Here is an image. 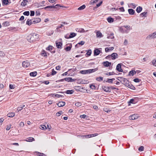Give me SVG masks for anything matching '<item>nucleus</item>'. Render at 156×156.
Masks as SVG:
<instances>
[{
  "instance_id": "f257e3e1",
  "label": "nucleus",
  "mask_w": 156,
  "mask_h": 156,
  "mask_svg": "<svg viewBox=\"0 0 156 156\" xmlns=\"http://www.w3.org/2000/svg\"><path fill=\"white\" fill-rule=\"evenodd\" d=\"M39 38V35L34 33L30 34L27 37V40L30 43L34 42Z\"/></svg>"
},
{
  "instance_id": "f03ea898",
  "label": "nucleus",
  "mask_w": 156,
  "mask_h": 156,
  "mask_svg": "<svg viewBox=\"0 0 156 156\" xmlns=\"http://www.w3.org/2000/svg\"><path fill=\"white\" fill-rule=\"evenodd\" d=\"M117 79L126 86L129 87L130 85L129 84V81L126 78L122 77H118Z\"/></svg>"
},
{
  "instance_id": "7ed1b4c3",
  "label": "nucleus",
  "mask_w": 156,
  "mask_h": 156,
  "mask_svg": "<svg viewBox=\"0 0 156 156\" xmlns=\"http://www.w3.org/2000/svg\"><path fill=\"white\" fill-rule=\"evenodd\" d=\"M98 69V68H96L94 69H89L86 70H80V73L83 74H90L95 72Z\"/></svg>"
},
{
  "instance_id": "20e7f679",
  "label": "nucleus",
  "mask_w": 156,
  "mask_h": 156,
  "mask_svg": "<svg viewBox=\"0 0 156 156\" xmlns=\"http://www.w3.org/2000/svg\"><path fill=\"white\" fill-rule=\"evenodd\" d=\"M156 38V32L149 35L147 37V38L148 39Z\"/></svg>"
},
{
  "instance_id": "39448f33",
  "label": "nucleus",
  "mask_w": 156,
  "mask_h": 156,
  "mask_svg": "<svg viewBox=\"0 0 156 156\" xmlns=\"http://www.w3.org/2000/svg\"><path fill=\"white\" fill-rule=\"evenodd\" d=\"M30 63L27 60L23 62L22 63V66L24 68H27L30 66Z\"/></svg>"
},
{
  "instance_id": "423d86ee",
  "label": "nucleus",
  "mask_w": 156,
  "mask_h": 156,
  "mask_svg": "<svg viewBox=\"0 0 156 156\" xmlns=\"http://www.w3.org/2000/svg\"><path fill=\"white\" fill-rule=\"evenodd\" d=\"M20 2L21 5L22 7H24L27 5L28 1L27 0H20Z\"/></svg>"
},
{
  "instance_id": "0eeeda50",
  "label": "nucleus",
  "mask_w": 156,
  "mask_h": 156,
  "mask_svg": "<svg viewBox=\"0 0 156 156\" xmlns=\"http://www.w3.org/2000/svg\"><path fill=\"white\" fill-rule=\"evenodd\" d=\"M32 20L33 21L32 23L33 24L38 23L41 21V19L40 18H34Z\"/></svg>"
},
{
  "instance_id": "6e6552de",
  "label": "nucleus",
  "mask_w": 156,
  "mask_h": 156,
  "mask_svg": "<svg viewBox=\"0 0 156 156\" xmlns=\"http://www.w3.org/2000/svg\"><path fill=\"white\" fill-rule=\"evenodd\" d=\"M59 6L61 7L59 5V4H57L55 5H49L47 6L44 7L45 9H51V8H56V6Z\"/></svg>"
},
{
  "instance_id": "1a4fd4ad",
  "label": "nucleus",
  "mask_w": 156,
  "mask_h": 156,
  "mask_svg": "<svg viewBox=\"0 0 156 156\" xmlns=\"http://www.w3.org/2000/svg\"><path fill=\"white\" fill-rule=\"evenodd\" d=\"M138 117L137 115L134 114L130 116L129 117V119L130 120H135L137 119Z\"/></svg>"
},
{
  "instance_id": "9d476101",
  "label": "nucleus",
  "mask_w": 156,
  "mask_h": 156,
  "mask_svg": "<svg viewBox=\"0 0 156 156\" xmlns=\"http://www.w3.org/2000/svg\"><path fill=\"white\" fill-rule=\"evenodd\" d=\"M116 69L119 72H122L123 70L121 69V64H118L117 66Z\"/></svg>"
},
{
  "instance_id": "9b49d317",
  "label": "nucleus",
  "mask_w": 156,
  "mask_h": 156,
  "mask_svg": "<svg viewBox=\"0 0 156 156\" xmlns=\"http://www.w3.org/2000/svg\"><path fill=\"white\" fill-rule=\"evenodd\" d=\"M56 45V47L58 48H62V43L56 41L55 43Z\"/></svg>"
},
{
  "instance_id": "f8f14e48",
  "label": "nucleus",
  "mask_w": 156,
  "mask_h": 156,
  "mask_svg": "<svg viewBox=\"0 0 156 156\" xmlns=\"http://www.w3.org/2000/svg\"><path fill=\"white\" fill-rule=\"evenodd\" d=\"M78 82L81 84H86L88 83L87 80L80 79L78 80Z\"/></svg>"
},
{
  "instance_id": "ddd939ff",
  "label": "nucleus",
  "mask_w": 156,
  "mask_h": 156,
  "mask_svg": "<svg viewBox=\"0 0 156 156\" xmlns=\"http://www.w3.org/2000/svg\"><path fill=\"white\" fill-rule=\"evenodd\" d=\"M103 64L105 67H108L110 66L111 65V63L108 61H106L103 62Z\"/></svg>"
},
{
  "instance_id": "4468645a",
  "label": "nucleus",
  "mask_w": 156,
  "mask_h": 156,
  "mask_svg": "<svg viewBox=\"0 0 156 156\" xmlns=\"http://www.w3.org/2000/svg\"><path fill=\"white\" fill-rule=\"evenodd\" d=\"M111 56L112 59H115L118 58V55L116 53H112L111 54Z\"/></svg>"
},
{
  "instance_id": "2eb2a0df",
  "label": "nucleus",
  "mask_w": 156,
  "mask_h": 156,
  "mask_svg": "<svg viewBox=\"0 0 156 156\" xmlns=\"http://www.w3.org/2000/svg\"><path fill=\"white\" fill-rule=\"evenodd\" d=\"M65 104V102L64 101H60L57 104L58 107H61L64 106Z\"/></svg>"
},
{
  "instance_id": "dca6fc26",
  "label": "nucleus",
  "mask_w": 156,
  "mask_h": 156,
  "mask_svg": "<svg viewBox=\"0 0 156 156\" xmlns=\"http://www.w3.org/2000/svg\"><path fill=\"white\" fill-rule=\"evenodd\" d=\"M100 52V51L98 49H96L94 50V55H99Z\"/></svg>"
},
{
  "instance_id": "f3484780",
  "label": "nucleus",
  "mask_w": 156,
  "mask_h": 156,
  "mask_svg": "<svg viewBox=\"0 0 156 156\" xmlns=\"http://www.w3.org/2000/svg\"><path fill=\"white\" fill-rule=\"evenodd\" d=\"M114 48L113 47L108 48H105V51L106 52H108L110 51L113 50Z\"/></svg>"
},
{
  "instance_id": "a211bd4d",
  "label": "nucleus",
  "mask_w": 156,
  "mask_h": 156,
  "mask_svg": "<svg viewBox=\"0 0 156 156\" xmlns=\"http://www.w3.org/2000/svg\"><path fill=\"white\" fill-rule=\"evenodd\" d=\"M107 20L109 23H112L114 22V19L112 17H109L107 18Z\"/></svg>"
},
{
  "instance_id": "6ab92c4d",
  "label": "nucleus",
  "mask_w": 156,
  "mask_h": 156,
  "mask_svg": "<svg viewBox=\"0 0 156 156\" xmlns=\"http://www.w3.org/2000/svg\"><path fill=\"white\" fill-rule=\"evenodd\" d=\"M32 22L33 21L32 20H29L28 19L27 21L26 24L29 26H30L32 24H33V23H32Z\"/></svg>"
},
{
  "instance_id": "aec40b11",
  "label": "nucleus",
  "mask_w": 156,
  "mask_h": 156,
  "mask_svg": "<svg viewBox=\"0 0 156 156\" xmlns=\"http://www.w3.org/2000/svg\"><path fill=\"white\" fill-rule=\"evenodd\" d=\"M51 96L52 97L55 98V97H57V98H59L60 97H62V95L58 94H51Z\"/></svg>"
},
{
  "instance_id": "412c9836",
  "label": "nucleus",
  "mask_w": 156,
  "mask_h": 156,
  "mask_svg": "<svg viewBox=\"0 0 156 156\" xmlns=\"http://www.w3.org/2000/svg\"><path fill=\"white\" fill-rule=\"evenodd\" d=\"M96 36L97 37H102V35L101 33L99 31L97 32Z\"/></svg>"
},
{
  "instance_id": "4be33fe9",
  "label": "nucleus",
  "mask_w": 156,
  "mask_h": 156,
  "mask_svg": "<svg viewBox=\"0 0 156 156\" xmlns=\"http://www.w3.org/2000/svg\"><path fill=\"white\" fill-rule=\"evenodd\" d=\"M34 138L33 137H29L27 138L25 141L27 142H32L34 141Z\"/></svg>"
},
{
  "instance_id": "5701e85b",
  "label": "nucleus",
  "mask_w": 156,
  "mask_h": 156,
  "mask_svg": "<svg viewBox=\"0 0 156 156\" xmlns=\"http://www.w3.org/2000/svg\"><path fill=\"white\" fill-rule=\"evenodd\" d=\"M128 11L129 13L131 15H133L135 13V11L132 9H129Z\"/></svg>"
},
{
  "instance_id": "b1692460",
  "label": "nucleus",
  "mask_w": 156,
  "mask_h": 156,
  "mask_svg": "<svg viewBox=\"0 0 156 156\" xmlns=\"http://www.w3.org/2000/svg\"><path fill=\"white\" fill-rule=\"evenodd\" d=\"M7 116L9 117H12L15 115V114L14 112H11L8 114Z\"/></svg>"
},
{
  "instance_id": "393cba45",
  "label": "nucleus",
  "mask_w": 156,
  "mask_h": 156,
  "mask_svg": "<svg viewBox=\"0 0 156 156\" xmlns=\"http://www.w3.org/2000/svg\"><path fill=\"white\" fill-rule=\"evenodd\" d=\"M115 80V78H112V79H107V80L106 81V82L110 83H112V81L113 80Z\"/></svg>"
},
{
  "instance_id": "a878e982",
  "label": "nucleus",
  "mask_w": 156,
  "mask_h": 156,
  "mask_svg": "<svg viewBox=\"0 0 156 156\" xmlns=\"http://www.w3.org/2000/svg\"><path fill=\"white\" fill-rule=\"evenodd\" d=\"M136 72L134 70H132L130 71L129 73V76H133L134 74H136Z\"/></svg>"
},
{
  "instance_id": "bb28decb",
  "label": "nucleus",
  "mask_w": 156,
  "mask_h": 156,
  "mask_svg": "<svg viewBox=\"0 0 156 156\" xmlns=\"http://www.w3.org/2000/svg\"><path fill=\"white\" fill-rule=\"evenodd\" d=\"M74 92L73 90H68L66 91V93L67 94H72Z\"/></svg>"
},
{
  "instance_id": "cd10ccee",
  "label": "nucleus",
  "mask_w": 156,
  "mask_h": 156,
  "mask_svg": "<svg viewBox=\"0 0 156 156\" xmlns=\"http://www.w3.org/2000/svg\"><path fill=\"white\" fill-rule=\"evenodd\" d=\"M37 72L35 71L30 73V75L32 76H35L37 75Z\"/></svg>"
},
{
  "instance_id": "c85d7f7f",
  "label": "nucleus",
  "mask_w": 156,
  "mask_h": 156,
  "mask_svg": "<svg viewBox=\"0 0 156 156\" xmlns=\"http://www.w3.org/2000/svg\"><path fill=\"white\" fill-rule=\"evenodd\" d=\"M25 107V105H22L20 106V107H18L17 108V110L18 112L21 111L23 109V108Z\"/></svg>"
},
{
  "instance_id": "c756f323",
  "label": "nucleus",
  "mask_w": 156,
  "mask_h": 156,
  "mask_svg": "<svg viewBox=\"0 0 156 156\" xmlns=\"http://www.w3.org/2000/svg\"><path fill=\"white\" fill-rule=\"evenodd\" d=\"M142 10V8L140 6L137 7L136 11L138 13H140Z\"/></svg>"
},
{
  "instance_id": "7c9ffc66",
  "label": "nucleus",
  "mask_w": 156,
  "mask_h": 156,
  "mask_svg": "<svg viewBox=\"0 0 156 156\" xmlns=\"http://www.w3.org/2000/svg\"><path fill=\"white\" fill-rule=\"evenodd\" d=\"M86 6L85 5H82V6H80L79 7L78 9L79 10H82L83 9L85 8Z\"/></svg>"
},
{
  "instance_id": "2f4dec72",
  "label": "nucleus",
  "mask_w": 156,
  "mask_h": 156,
  "mask_svg": "<svg viewBox=\"0 0 156 156\" xmlns=\"http://www.w3.org/2000/svg\"><path fill=\"white\" fill-rule=\"evenodd\" d=\"M84 43H85V42L84 41H81L80 42H79L78 44H76L75 45V47H78V46L79 45L81 44V45H83L84 44Z\"/></svg>"
},
{
  "instance_id": "473e14b6",
  "label": "nucleus",
  "mask_w": 156,
  "mask_h": 156,
  "mask_svg": "<svg viewBox=\"0 0 156 156\" xmlns=\"http://www.w3.org/2000/svg\"><path fill=\"white\" fill-rule=\"evenodd\" d=\"M107 37L109 39H112L114 38V35L113 34H109L108 35Z\"/></svg>"
},
{
  "instance_id": "72a5a7b5",
  "label": "nucleus",
  "mask_w": 156,
  "mask_h": 156,
  "mask_svg": "<svg viewBox=\"0 0 156 156\" xmlns=\"http://www.w3.org/2000/svg\"><path fill=\"white\" fill-rule=\"evenodd\" d=\"M65 80L68 82L72 81L73 79L72 78L68 77L64 78Z\"/></svg>"
},
{
  "instance_id": "f704fd0d",
  "label": "nucleus",
  "mask_w": 156,
  "mask_h": 156,
  "mask_svg": "<svg viewBox=\"0 0 156 156\" xmlns=\"http://www.w3.org/2000/svg\"><path fill=\"white\" fill-rule=\"evenodd\" d=\"M72 48V45H71L70 46H68L66 47L65 48V50L67 51H69L70 50L71 48Z\"/></svg>"
},
{
  "instance_id": "c9c22d12",
  "label": "nucleus",
  "mask_w": 156,
  "mask_h": 156,
  "mask_svg": "<svg viewBox=\"0 0 156 156\" xmlns=\"http://www.w3.org/2000/svg\"><path fill=\"white\" fill-rule=\"evenodd\" d=\"M41 55L42 56H47V53L45 52V51L44 50H43L42 51V52L41 53Z\"/></svg>"
},
{
  "instance_id": "e433bc0d",
  "label": "nucleus",
  "mask_w": 156,
  "mask_h": 156,
  "mask_svg": "<svg viewBox=\"0 0 156 156\" xmlns=\"http://www.w3.org/2000/svg\"><path fill=\"white\" fill-rule=\"evenodd\" d=\"M40 128L43 130H45L47 129L46 126L44 125L41 126Z\"/></svg>"
},
{
  "instance_id": "4c0bfd02",
  "label": "nucleus",
  "mask_w": 156,
  "mask_h": 156,
  "mask_svg": "<svg viewBox=\"0 0 156 156\" xmlns=\"http://www.w3.org/2000/svg\"><path fill=\"white\" fill-rule=\"evenodd\" d=\"M2 3L3 4L5 5H7L9 3L8 0H3Z\"/></svg>"
},
{
  "instance_id": "58836bf2",
  "label": "nucleus",
  "mask_w": 156,
  "mask_h": 156,
  "mask_svg": "<svg viewBox=\"0 0 156 156\" xmlns=\"http://www.w3.org/2000/svg\"><path fill=\"white\" fill-rule=\"evenodd\" d=\"M76 34L74 33H72L70 34V38L73 37L76 35Z\"/></svg>"
},
{
  "instance_id": "ea45409f",
  "label": "nucleus",
  "mask_w": 156,
  "mask_h": 156,
  "mask_svg": "<svg viewBox=\"0 0 156 156\" xmlns=\"http://www.w3.org/2000/svg\"><path fill=\"white\" fill-rule=\"evenodd\" d=\"M144 147L143 146H141L140 147L138 148V150L140 151H144Z\"/></svg>"
},
{
  "instance_id": "a19ab883",
  "label": "nucleus",
  "mask_w": 156,
  "mask_h": 156,
  "mask_svg": "<svg viewBox=\"0 0 156 156\" xmlns=\"http://www.w3.org/2000/svg\"><path fill=\"white\" fill-rule=\"evenodd\" d=\"M62 113V111H59L58 112H57L56 113V115L57 116H59Z\"/></svg>"
},
{
  "instance_id": "79ce46f5",
  "label": "nucleus",
  "mask_w": 156,
  "mask_h": 156,
  "mask_svg": "<svg viewBox=\"0 0 156 156\" xmlns=\"http://www.w3.org/2000/svg\"><path fill=\"white\" fill-rule=\"evenodd\" d=\"M104 90L106 92H109V88L108 87H105L104 88H103Z\"/></svg>"
},
{
  "instance_id": "37998d69",
  "label": "nucleus",
  "mask_w": 156,
  "mask_h": 156,
  "mask_svg": "<svg viewBox=\"0 0 156 156\" xmlns=\"http://www.w3.org/2000/svg\"><path fill=\"white\" fill-rule=\"evenodd\" d=\"M75 105L76 106L79 107L82 104L80 102H77L75 104Z\"/></svg>"
},
{
  "instance_id": "c03bdc74",
  "label": "nucleus",
  "mask_w": 156,
  "mask_h": 156,
  "mask_svg": "<svg viewBox=\"0 0 156 156\" xmlns=\"http://www.w3.org/2000/svg\"><path fill=\"white\" fill-rule=\"evenodd\" d=\"M96 80L98 81H101L103 80V77L101 76H100L96 78Z\"/></svg>"
},
{
  "instance_id": "a18cd8bd",
  "label": "nucleus",
  "mask_w": 156,
  "mask_h": 156,
  "mask_svg": "<svg viewBox=\"0 0 156 156\" xmlns=\"http://www.w3.org/2000/svg\"><path fill=\"white\" fill-rule=\"evenodd\" d=\"M53 47L51 46H49L48 47L46 48V49L47 50L50 51L52 49Z\"/></svg>"
},
{
  "instance_id": "49530a36",
  "label": "nucleus",
  "mask_w": 156,
  "mask_h": 156,
  "mask_svg": "<svg viewBox=\"0 0 156 156\" xmlns=\"http://www.w3.org/2000/svg\"><path fill=\"white\" fill-rule=\"evenodd\" d=\"M30 12H29L28 11H26L24 12L23 14L25 16H28L29 15Z\"/></svg>"
},
{
  "instance_id": "de8ad7c7",
  "label": "nucleus",
  "mask_w": 156,
  "mask_h": 156,
  "mask_svg": "<svg viewBox=\"0 0 156 156\" xmlns=\"http://www.w3.org/2000/svg\"><path fill=\"white\" fill-rule=\"evenodd\" d=\"M140 81V80H139L138 78H136L133 80V81L136 83L139 82Z\"/></svg>"
},
{
  "instance_id": "09e8293b",
  "label": "nucleus",
  "mask_w": 156,
  "mask_h": 156,
  "mask_svg": "<svg viewBox=\"0 0 156 156\" xmlns=\"http://www.w3.org/2000/svg\"><path fill=\"white\" fill-rule=\"evenodd\" d=\"M65 37L66 38V39L70 38V34H66L65 36Z\"/></svg>"
},
{
  "instance_id": "8fccbe9b",
  "label": "nucleus",
  "mask_w": 156,
  "mask_h": 156,
  "mask_svg": "<svg viewBox=\"0 0 156 156\" xmlns=\"http://www.w3.org/2000/svg\"><path fill=\"white\" fill-rule=\"evenodd\" d=\"M57 72L55 71L54 69H52V73L51 74L52 75H55L56 73Z\"/></svg>"
},
{
  "instance_id": "3c124183",
  "label": "nucleus",
  "mask_w": 156,
  "mask_h": 156,
  "mask_svg": "<svg viewBox=\"0 0 156 156\" xmlns=\"http://www.w3.org/2000/svg\"><path fill=\"white\" fill-rule=\"evenodd\" d=\"M91 53V50H89L87 53V54L88 56H90Z\"/></svg>"
},
{
  "instance_id": "603ef678",
  "label": "nucleus",
  "mask_w": 156,
  "mask_h": 156,
  "mask_svg": "<svg viewBox=\"0 0 156 156\" xmlns=\"http://www.w3.org/2000/svg\"><path fill=\"white\" fill-rule=\"evenodd\" d=\"M152 64L154 66H156V60H153L152 61Z\"/></svg>"
},
{
  "instance_id": "864d4df0",
  "label": "nucleus",
  "mask_w": 156,
  "mask_h": 156,
  "mask_svg": "<svg viewBox=\"0 0 156 156\" xmlns=\"http://www.w3.org/2000/svg\"><path fill=\"white\" fill-rule=\"evenodd\" d=\"M115 18L116 20H118L119 21L120 20L122 19L121 17L119 16H116Z\"/></svg>"
},
{
  "instance_id": "5fc2aeb1",
  "label": "nucleus",
  "mask_w": 156,
  "mask_h": 156,
  "mask_svg": "<svg viewBox=\"0 0 156 156\" xmlns=\"http://www.w3.org/2000/svg\"><path fill=\"white\" fill-rule=\"evenodd\" d=\"M134 99H132L130 100L129 101V103H132V104L134 103Z\"/></svg>"
},
{
  "instance_id": "6e6d98bb",
  "label": "nucleus",
  "mask_w": 156,
  "mask_h": 156,
  "mask_svg": "<svg viewBox=\"0 0 156 156\" xmlns=\"http://www.w3.org/2000/svg\"><path fill=\"white\" fill-rule=\"evenodd\" d=\"M105 75H113V72H109V73H107L105 74Z\"/></svg>"
},
{
  "instance_id": "4d7b16f0",
  "label": "nucleus",
  "mask_w": 156,
  "mask_h": 156,
  "mask_svg": "<svg viewBox=\"0 0 156 156\" xmlns=\"http://www.w3.org/2000/svg\"><path fill=\"white\" fill-rule=\"evenodd\" d=\"M89 136H89V134L87 135H84V136H81L83 137V138H90Z\"/></svg>"
},
{
  "instance_id": "13d9d810",
  "label": "nucleus",
  "mask_w": 156,
  "mask_h": 156,
  "mask_svg": "<svg viewBox=\"0 0 156 156\" xmlns=\"http://www.w3.org/2000/svg\"><path fill=\"white\" fill-rule=\"evenodd\" d=\"M102 3V1H101L99 3L97 4L96 5V6H97V7H98L99 6H100L101 5Z\"/></svg>"
},
{
  "instance_id": "bf43d9fd",
  "label": "nucleus",
  "mask_w": 156,
  "mask_h": 156,
  "mask_svg": "<svg viewBox=\"0 0 156 156\" xmlns=\"http://www.w3.org/2000/svg\"><path fill=\"white\" fill-rule=\"evenodd\" d=\"M9 88L11 89H14L15 88L14 85L12 84H10L9 85Z\"/></svg>"
},
{
  "instance_id": "052dcab7",
  "label": "nucleus",
  "mask_w": 156,
  "mask_h": 156,
  "mask_svg": "<svg viewBox=\"0 0 156 156\" xmlns=\"http://www.w3.org/2000/svg\"><path fill=\"white\" fill-rule=\"evenodd\" d=\"M5 55V54L3 52L0 51V56H4Z\"/></svg>"
},
{
  "instance_id": "680f3d73",
  "label": "nucleus",
  "mask_w": 156,
  "mask_h": 156,
  "mask_svg": "<svg viewBox=\"0 0 156 156\" xmlns=\"http://www.w3.org/2000/svg\"><path fill=\"white\" fill-rule=\"evenodd\" d=\"M34 11H30V16H34Z\"/></svg>"
},
{
  "instance_id": "e2e57ef3",
  "label": "nucleus",
  "mask_w": 156,
  "mask_h": 156,
  "mask_svg": "<svg viewBox=\"0 0 156 156\" xmlns=\"http://www.w3.org/2000/svg\"><path fill=\"white\" fill-rule=\"evenodd\" d=\"M24 125V124L23 122H21L20 123V126L21 127H23Z\"/></svg>"
},
{
  "instance_id": "0e129e2a",
  "label": "nucleus",
  "mask_w": 156,
  "mask_h": 156,
  "mask_svg": "<svg viewBox=\"0 0 156 156\" xmlns=\"http://www.w3.org/2000/svg\"><path fill=\"white\" fill-rule=\"evenodd\" d=\"M61 68V66H57L56 68V69L57 70H60Z\"/></svg>"
},
{
  "instance_id": "69168bd1",
  "label": "nucleus",
  "mask_w": 156,
  "mask_h": 156,
  "mask_svg": "<svg viewBox=\"0 0 156 156\" xmlns=\"http://www.w3.org/2000/svg\"><path fill=\"white\" fill-rule=\"evenodd\" d=\"M93 108L94 109L97 110L98 109V107L96 105H94L93 106Z\"/></svg>"
},
{
  "instance_id": "338daca9",
  "label": "nucleus",
  "mask_w": 156,
  "mask_h": 156,
  "mask_svg": "<svg viewBox=\"0 0 156 156\" xmlns=\"http://www.w3.org/2000/svg\"><path fill=\"white\" fill-rule=\"evenodd\" d=\"M119 9L121 11L124 12L125 11V10L123 7H121V8H119Z\"/></svg>"
},
{
  "instance_id": "774afa93",
  "label": "nucleus",
  "mask_w": 156,
  "mask_h": 156,
  "mask_svg": "<svg viewBox=\"0 0 156 156\" xmlns=\"http://www.w3.org/2000/svg\"><path fill=\"white\" fill-rule=\"evenodd\" d=\"M10 129V126L7 125L6 126V129L7 130H9Z\"/></svg>"
}]
</instances>
